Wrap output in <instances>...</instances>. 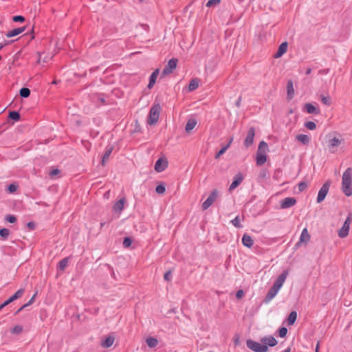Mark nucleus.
Returning <instances> with one entry per match:
<instances>
[{
	"label": "nucleus",
	"instance_id": "obj_11",
	"mask_svg": "<svg viewBox=\"0 0 352 352\" xmlns=\"http://www.w3.org/2000/svg\"><path fill=\"white\" fill-rule=\"evenodd\" d=\"M243 180V176L241 173H237L234 177L233 181L229 187V191H232L237 188Z\"/></svg>",
	"mask_w": 352,
	"mask_h": 352
},
{
	"label": "nucleus",
	"instance_id": "obj_28",
	"mask_svg": "<svg viewBox=\"0 0 352 352\" xmlns=\"http://www.w3.org/2000/svg\"><path fill=\"white\" fill-rule=\"evenodd\" d=\"M297 319V313L295 311H292L289 314V316L287 318V324L288 325H293Z\"/></svg>",
	"mask_w": 352,
	"mask_h": 352
},
{
	"label": "nucleus",
	"instance_id": "obj_35",
	"mask_svg": "<svg viewBox=\"0 0 352 352\" xmlns=\"http://www.w3.org/2000/svg\"><path fill=\"white\" fill-rule=\"evenodd\" d=\"M30 93H31V91H30V89L27 88V87H23L19 91L20 96L22 98L29 97L30 95Z\"/></svg>",
	"mask_w": 352,
	"mask_h": 352
},
{
	"label": "nucleus",
	"instance_id": "obj_64",
	"mask_svg": "<svg viewBox=\"0 0 352 352\" xmlns=\"http://www.w3.org/2000/svg\"><path fill=\"white\" fill-rule=\"evenodd\" d=\"M291 351V348L290 347H288L283 352H290Z\"/></svg>",
	"mask_w": 352,
	"mask_h": 352
},
{
	"label": "nucleus",
	"instance_id": "obj_48",
	"mask_svg": "<svg viewBox=\"0 0 352 352\" xmlns=\"http://www.w3.org/2000/svg\"><path fill=\"white\" fill-rule=\"evenodd\" d=\"M12 21L14 22H20V23H23L25 21V19L23 16H21V15H16V16H14L12 17Z\"/></svg>",
	"mask_w": 352,
	"mask_h": 352
},
{
	"label": "nucleus",
	"instance_id": "obj_39",
	"mask_svg": "<svg viewBox=\"0 0 352 352\" xmlns=\"http://www.w3.org/2000/svg\"><path fill=\"white\" fill-rule=\"evenodd\" d=\"M241 220L239 216H236L233 220L231 221V223L236 228H241L243 226L241 224Z\"/></svg>",
	"mask_w": 352,
	"mask_h": 352
},
{
	"label": "nucleus",
	"instance_id": "obj_55",
	"mask_svg": "<svg viewBox=\"0 0 352 352\" xmlns=\"http://www.w3.org/2000/svg\"><path fill=\"white\" fill-rule=\"evenodd\" d=\"M164 278L165 280L169 281L171 279V272L168 271L164 275Z\"/></svg>",
	"mask_w": 352,
	"mask_h": 352
},
{
	"label": "nucleus",
	"instance_id": "obj_63",
	"mask_svg": "<svg viewBox=\"0 0 352 352\" xmlns=\"http://www.w3.org/2000/svg\"><path fill=\"white\" fill-rule=\"evenodd\" d=\"M311 68H307V69H306L305 74H306V75H309V74H311Z\"/></svg>",
	"mask_w": 352,
	"mask_h": 352
},
{
	"label": "nucleus",
	"instance_id": "obj_21",
	"mask_svg": "<svg viewBox=\"0 0 352 352\" xmlns=\"http://www.w3.org/2000/svg\"><path fill=\"white\" fill-rule=\"evenodd\" d=\"M242 243L244 246L250 248L254 244V241L250 235L245 234L242 237Z\"/></svg>",
	"mask_w": 352,
	"mask_h": 352
},
{
	"label": "nucleus",
	"instance_id": "obj_36",
	"mask_svg": "<svg viewBox=\"0 0 352 352\" xmlns=\"http://www.w3.org/2000/svg\"><path fill=\"white\" fill-rule=\"evenodd\" d=\"M229 144L224 145L215 155V158H219L223 154L226 153V151L228 149Z\"/></svg>",
	"mask_w": 352,
	"mask_h": 352
},
{
	"label": "nucleus",
	"instance_id": "obj_51",
	"mask_svg": "<svg viewBox=\"0 0 352 352\" xmlns=\"http://www.w3.org/2000/svg\"><path fill=\"white\" fill-rule=\"evenodd\" d=\"M307 187V184L305 182H301L298 184V190L300 192H302Z\"/></svg>",
	"mask_w": 352,
	"mask_h": 352
},
{
	"label": "nucleus",
	"instance_id": "obj_5",
	"mask_svg": "<svg viewBox=\"0 0 352 352\" xmlns=\"http://www.w3.org/2000/svg\"><path fill=\"white\" fill-rule=\"evenodd\" d=\"M219 195L217 189H213L206 200L202 204L201 208L203 210H207L212 205Z\"/></svg>",
	"mask_w": 352,
	"mask_h": 352
},
{
	"label": "nucleus",
	"instance_id": "obj_12",
	"mask_svg": "<svg viewBox=\"0 0 352 352\" xmlns=\"http://www.w3.org/2000/svg\"><path fill=\"white\" fill-rule=\"evenodd\" d=\"M296 204V199L294 197H286L280 202L282 209L289 208Z\"/></svg>",
	"mask_w": 352,
	"mask_h": 352
},
{
	"label": "nucleus",
	"instance_id": "obj_62",
	"mask_svg": "<svg viewBox=\"0 0 352 352\" xmlns=\"http://www.w3.org/2000/svg\"><path fill=\"white\" fill-rule=\"evenodd\" d=\"M233 140H234V138H233V137H231V138H229V140H228V144H229V147L230 146V145H231V144H232V142Z\"/></svg>",
	"mask_w": 352,
	"mask_h": 352
},
{
	"label": "nucleus",
	"instance_id": "obj_53",
	"mask_svg": "<svg viewBox=\"0 0 352 352\" xmlns=\"http://www.w3.org/2000/svg\"><path fill=\"white\" fill-rule=\"evenodd\" d=\"M59 173H60V170L58 169V168H55V169L52 170L50 172L49 175H50V177H54L55 175H57Z\"/></svg>",
	"mask_w": 352,
	"mask_h": 352
},
{
	"label": "nucleus",
	"instance_id": "obj_45",
	"mask_svg": "<svg viewBox=\"0 0 352 352\" xmlns=\"http://www.w3.org/2000/svg\"><path fill=\"white\" fill-rule=\"evenodd\" d=\"M17 188H18V185H16L15 184H11L8 186L7 190L9 193H14V192L16 191Z\"/></svg>",
	"mask_w": 352,
	"mask_h": 352
},
{
	"label": "nucleus",
	"instance_id": "obj_56",
	"mask_svg": "<svg viewBox=\"0 0 352 352\" xmlns=\"http://www.w3.org/2000/svg\"><path fill=\"white\" fill-rule=\"evenodd\" d=\"M243 295H244L243 291L240 289L236 292V298L239 299V298H242V296H243Z\"/></svg>",
	"mask_w": 352,
	"mask_h": 352
},
{
	"label": "nucleus",
	"instance_id": "obj_6",
	"mask_svg": "<svg viewBox=\"0 0 352 352\" xmlns=\"http://www.w3.org/2000/svg\"><path fill=\"white\" fill-rule=\"evenodd\" d=\"M330 186H331V182L329 180L327 181L322 186V187L320 188V189L318 192L317 199H316V201L318 204H320L324 200V199L329 192Z\"/></svg>",
	"mask_w": 352,
	"mask_h": 352
},
{
	"label": "nucleus",
	"instance_id": "obj_13",
	"mask_svg": "<svg viewBox=\"0 0 352 352\" xmlns=\"http://www.w3.org/2000/svg\"><path fill=\"white\" fill-rule=\"evenodd\" d=\"M261 342L262 343H263V345H266L267 346H271V347L275 346L278 343V342L275 339V338H274L272 336H265V337L262 338L261 339Z\"/></svg>",
	"mask_w": 352,
	"mask_h": 352
},
{
	"label": "nucleus",
	"instance_id": "obj_23",
	"mask_svg": "<svg viewBox=\"0 0 352 352\" xmlns=\"http://www.w3.org/2000/svg\"><path fill=\"white\" fill-rule=\"evenodd\" d=\"M159 72H160L159 69H157L150 76V77H149V82H148V89H151L153 87V85L155 84L156 79H157V76L159 74Z\"/></svg>",
	"mask_w": 352,
	"mask_h": 352
},
{
	"label": "nucleus",
	"instance_id": "obj_2",
	"mask_svg": "<svg viewBox=\"0 0 352 352\" xmlns=\"http://www.w3.org/2000/svg\"><path fill=\"white\" fill-rule=\"evenodd\" d=\"M161 109L162 108L160 104H155L152 106L147 119L148 124L153 125L157 122Z\"/></svg>",
	"mask_w": 352,
	"mask_h": 352
},
{
	"label": "nucleus",
	"instance_id": "obj_31",
	"mask_svg": "<svg viewBox=\"0 0 352 352\" xmlns=\"http://www.w3.org/2000/svg\"><path fill=\"white\" fill-rule=\"evenodd\" d=\"M112 151H113L112 147L107 148L106 149V151L102 156V166H104L105 162L109 160V157Z\"/></svg>",
	"mask_w": 352,
	"mask_h": 352
},
{
	"label": "nucleus",
	"instance_id": "obj_60",
	"mask_svg": "<svg viewBox=\"0 0 352 352\" xmlns=\"http://www.w3.org/2000/svg\"><path fill=\"white\" fill-rule=\"evenodd\" d=\"M36 296V294L30 298V300L26 303V305L30 306L34 302V298Z\"/></svg>",
	"mask_w": 352,
	"mask_h": 352
},
{
	"label": "nucleus",
	"instance_id": "obj_16",
	"mask_svg": "<svg viewBox=\"0 0 352 352\" xmlns=\"http://www.w3.org/2000/svg\"><path fill=\"white\" fill-rule=\"evenodd\" d=\"M287 47H288V44L287 42L282 43L279 45L277 52L274 54V57L276 58L281 57L287 52Z\"/></svg>",
	"mask_w": 352,
	"mask_h": 352
},
{
	"label": "nucleus",
	"instance_id": "obj_41",
	"mask_svg": "<svg viewBox=\"0 0 352 352\" xmlns=\"http://www.w3.org/2000/svg\"><path fill=\"white\" fill-rule=\"evenodd\" d=\"M10 331L13 334H19L23 331V327L21 325H16Z\"/></svg>",
	"mask_w": 352,
	"mask_h": 352
},
{
	"label": "nucleus",
	"instance_id": "obj_50",
	"mask_svg": "<svg viewBox=\"0 0 352 352\" xmlns=\"http://www.w3.org/2000/svg\"><path fill=\"white\" fill-rule=\"evenodd\" d=\"M221 0H208V1L206 3L207 7H212L218 5L220 3Z\"/></svg>",
	"mask_w": 352,
	"mask_h": 352
},
{
	"label": "nucleus",
	"instance_id": "obj_46",
	"mask_svg": "<svg viewBox=\"0 0 352 352\" xmlns=\"http://www.w3.org/2000/svg\"><path fill=\"white\" fill-rule=\"evenodd\" d=\"M5 219L9 222V223H14L16 221V218L14 215L13 214H8L5 217Z\"/></svg>",
	"mask_w": 352,
	"mask_h": 352
},
{
	"label": "nucleus",
	"instance_id": "obj_9",
	"mask_svg": "<svg viewBox=\"0 0 352 352\" xmlns=\"http://www.w3.org/2000/svg\"><path fill=\"white\" fill-rule=\"evenodd\" d=\"M279 290L278 287L273 285L265 296L263 302L265 304L269 303L276 296Z\"/></svg>",
	"mask_w": 352,
	"mask_h": 352
},
{
	"label": "nucleus",
	"instance_id": "obj_3",
	"mask_svg": "<svg viewBox=\"0 0 352 352\" xmlns=\"http://www.w3.org/2000/svg\"><path fill=\"white\" fill-rule=\"evenodd\" d=\"M247 347L254 352H267L268 346L257 342L253 340L248 339L246 341Z\"/></svg>",
	"mask_w": 352,
	"mask_h": 352
},
{
	"label": "nucleus",
	"instance_id": "obj_18",
	"mask_svg": "<svg viewBox=\"0 0 352 352\" xmlns=\"http://www.w3.org/2000/svg\"><path fill=\"white\" fill-rule=\"evenodd\" d=\"M115 341L113 336H109L105 339L101 341L100 345L103 348H109L111 346Z\"/></svg>",
	"mask_w": 352,
	"mask_h": 352
},
{
	"label": "nucleus",
	"instance_id": "obj_38",
	"mask_svg": "<svg viewBox=\"0 0 352 352\" xmlns=\"http://www.w3.org/2000/svg\"><path fill=\"white\" fill-rule=\"evenodd\" d=\"M268 145L265 141H261L259 143L258 151L259 152H263L264 151V153H265V151L267 149Z\"/></svg>",
	"mask_w": 352,
	"mask_h": 352
},
{
	"label": "nucleus",
	"instance_id": "obj_19",
	"mask_svg": "<svg viewBox=\"0 0 352 352\" xmlns=\"http://www.w3.org/2000/svg\"><path fill=\"white\" fill-rule=\"evenodd\" d=\"M25 30H26V27L25 26L21 27V28H15V29H14V30H12L11 31L8 32L6 33V36L8 38L14 37V36H16L21 34Z\"/></svg>",
	"mask_w": 352,
	"mask_h": 352
},
{
	"label": "nucleus",
	"instance_id": "obj_34",
	"mask_svg": "<svg viewBox=\"0 0 352 352\" xmlns=\"http://www.w3.org/2000/svg\"><path fill=\"white\" fill-rule=\"evenodd\" d=\"M320 98L321 102L324 104L327 105V106H330L331 104V103H332L331 98L329 95H327V96L320 95Z\"/></svg>",
	"mask_w": 352,
	"mask_h": 352
},
{
	"label": "nucleus",
	"instance_id": "obj_27",
	"mask_svg": "<svg viewBox=\"0 0 352 352\" xmlns=\"http://www.w3.org/2000/svg\"><path fill=\"white\" fill-rule=\"evenodd\" d=\"M310 239V235L307 228H304L300 236V242H308Z\"/></svg>",
	"mask_w": 352,
	"mask_h": 352
},
{
	"label": "nucleus",
	"instance_id": "obj_24",
	"mask_svg": "<svg viewBox=\"0 0 352 352\" xmlns=\"http://www.w3.org/2000/svg\"><path fill=\"white\" fill-rule=\"evenodd\" d=\"M296 139L304 145H307L310 142V138L307 135L299 134L296 136Z\"/></svg>",
	"mask_w": 352,
	"mask_h": 352
},
{
	"label": "nucleus",
	"instance_id": "obj_52",
	"mask_svg": "<svg viewBox=\"0 0 352 352\" xmlns=\"http://www.w3.org/2000/svg\"><path fill=\"white\" fill-rule=\"evenodd\" d=\"M288 270H285L278 276V277L283 279V280L285 281L287 276H288Z\"/></svg>",
	"mask_w": 352,
	"mask_h": 352
},
{
	"label": "nucleus",
	"instance_id": "obj_54",
	"mask_svg": "<svg viewBox=\"0 0 352 352\" xmlns=\"http://www.w3.org/2000/svg\"><path fill=\"white\" fill-rule=\"evenodd\" d=\"M14 41V40H10V41L5 40L3 43H0V50H1L4 46L12 43Z\"/></svg>",
	"mask_w": 352,
	"mask_h": 352
},
{
	"label": "nucleus",
	"instance_id": "obj_4",
	"mask_svg": "<svg viewBox=\"0 0 352 352\" xmlns=\"http://www.w3.org/2000/svg\"><path fill=\"white\" fill-rule=\"evenodd\" d=\"M352 222V214L349 213L347 216L342 227L338 230V236L340 238H344L349 234L350 224Z\"/></svg>",
	"mask_w": 352,
	"mask_h": 352
},
{
	"label": "nucleus",
	"instance_id": "obj_15",
	"mask_svg": "<svg viewBox=\"0 0 352 352\" xmlns=\"http://www.w3.org/2000/svg\"><path fill=\"white\" fill-rule=\"evenodd\" d=\"M304 109L306 110V111L309 114H319L320 113V109L319 108L315 107L311 103H306L304 106Z\"/></svg>",
	"mask_w": 352,
	"mask_h": 352
},
{
	"label": "nucleus",
	"instance_id": "obj_20",
	"mask_svg": "<svg viewBox=\"0 0 352 352\" xmlns=\"http://www.w3.org/2000/svg\"><path fill=\"white\" fill-rule=\"evenodd\" d=\"M287 98L291 100L294 98V89L293 81L292 80H289L287 83Z\"/></svg>",
	"mask_w": 352,
	"mask_h": 352
},
{
	"label": "nucleus",
	"instance_id": "obj_57",
	"mask_svg": "<svg viewBox=\"0 0 352 352\" xmlns=\"http://www.w3.org/2000/svg\"><path fill=\"white\" fill-rule=\"evenodd\" d=\"M27 226L31 230H34V228L36 227L35 226V223L34 222H32V221L28 222V224H27Z\"/></svg>",
	"mask_w": 352,
	"mask_h": 352
},
{
	"label": "nucleus",
	"instance_id": "obj_61",
	"mask_svg": "<svg viewBox=\"0 0 352 352\" xmlns=\"http://www.w3.org/2000/svg\"><path fill=\"white\" fill-rule=\"evenodd\" d=\"M241 97H239V98H238V100H236V106L237 107H240V105H241Z\"/></svg>",
	"mask_w": 352,
	"mask_h": 352
},
{
	"label": "nucleus",
	"instance_id": "obj_26",
	"mask_svg": "<svg viewBox=\"0 0 352 352\" xmlns=\"http://www.w3.org/2000/svg\"><path fill=\"white\" fill-rule=\"evenodd\" d=\"M25 290L24 289H20L18 291H16L12 296H10L8 300L10 302V303L12 302L15 300L19 298L22 296Z\"/></svg>",
	"mask_w": 352,
	"mask_h": 352
},
{
	"label": "nucleus",
	"instance_id": "obj_14",
	"mask_svg": "<svg viewBox=\"0 0 352 352\" xmlns=\"http://www.w3.org/2000/svg\"><path fill=\"white\" fill-rule=\"evenodd\" d=\"M341 140L339 138L334 137L332 139H330L328 142V146L329 148V151L331 153H334L336 151V148L340 144Z\"/></svg>",
	"mask_w": 352,
	"mask_h": 352
},
{
	"label": "nucleus",
	"instance_id": "obj_30",
	"mask_svg": "<svg viewBox=\"0 0 352 352\" xmlns=\"http://www.w3.org/2000/svg\"><path fill=\"white\" fill-rule=\"evenodd\" d=\"M199 86V80L197 78H193L190 80L188 85V91H192L195 90Z\"/></svg>",
	"mask_w": 352,
	"mask_h": 352
},
{
	"label": "nucleus",
	"instance_id": "obj_42",
	"mask_svg": "<svg viewBox=\"0 0 352 352\" xmlns=\"http://www.w3.org/2000/svg\"><path fill=\"white\" fill-rule=\"evenodd\" d=\"M97 98V100L101 103H104L105 99L103 94H99V95H94L91 97L92 101H95V99Z\"/></svg>",
	"mask_w": 352,
	"mask_h": 352
},
{
	"label": "nucleus",
	"instance_id": "obj_22",
	"mask_svg": "<svg viewBox=\"0 0 352 352\" xmlns=\"http://www.w3.org/2000/svg\"><path fill=\"white\" fill-rule=\"evenodd\" d=\"M125 201L126 200L124 197L118 200L113 207L114 212L120 213L124 208Z\"/></svg>",
	"mask_w": 352,
	"mask_h": 352
},
{
	"label": "nucleus",
	"instance_id": "obj_59",
	"mask_svg": "<svg viewBox=\"0 0 352 352\" xmlns=\"http://www.w3.org/2000/svg\"><path fill=\"white\" fill-rule=\"evenodd\" d=\"M10 304V302L7 300L4 302L0 305V311L4 308L6 306Z\"/></svg>",
	"mask_w": 352,
	"mask_h": 352
},
{
	"label": "nucleus",
	"instance_id": "obj_1",
	"mask_svg": "<svg viewBox=\"0 0 352 352\" xmlns=\"http://www.w3.org/2000/svg\"><path fill=\"white\" fill-rule=\"evenodd\" d=\"M342 190L347 197L352 195V168H346L343 173Z\"/></svg>",
	"mask_w": 352,
	"mask_h": 352
},
{
	"label": "nucleus",
	"instance_id": "obj_40",
	"mask_svg": "<svg viewBox=\"0 0 352 352\" xmlns=\"http://www.w3.org/2000/svg\"><path fill=\"white\" fill-rule=\"evenodd\" d=\"M10 234V230L7 228H1L0 229V236L6 239Z\"/></svg>",
	"mask_w": 352,
	"mask_h": 352
},
{
	"label": "nucleus",
	"instance_id": "obj_47",
	"mask_svg": "<svg viewBox=\"0 0 352 352\" xmlns=\"http://www.w3.org/2000/svg\"><path fill=\"white\" fill-rule=\"evenodd\" d=\"M287 333V329L285 327H280L278 329V335L280 338H284Z\"/></svg>",
	"mask_w": 352,
	"mask_h": 352
},
{
	"label": "nucleus",
	"instance_id": "obj_33",
	"mask_svg": "<svg viewBox=\"0 0 352 352\" xmlns=\"http://www.w3.org/2000/svg\"><path fill=\"white\" fill-rule=\"evenodd\" d=\"M8 118L14 121H19L21 118V115L18 111H12L9 112Z\"/></svg>",
	"mask_w": 352,
	"mask_h": 352
},
{
	"label": "nucleus",
	"instance_id": "obj_44",
	"mask_svg": "<svg viewBox=\"0 0 352 352\" xmlns=\"http://www.w3.org/2000/svg\"><path fill=\"white\" fill-rule=\"evenodd\" d=\"M131 244H132V240L130 237L126 236V237L124 238L122 245L124 248H129L131 245Z\"/></svg>",
	"mask_w": 352,
	"mask_h": 352
},
{
	"label": "nucleus",
	"instance_id": "obj_37",
	"mask_svg": "<svg viewBox=\"0 0 352 352\" xmlns=\"http://www.w3.org/2000/svg\"><path fill=\"white\" fill-rule=\"evenodd\" d=\"M165 191H166V186L163 183L157 185L155 188V192L157 194H163L165 192Z\"/></svg>",
	"mask_w": 352,
	"mask_h": 352
},
{
	"label": "nucleus",
	"instance_id": "obj_25",
	"mask_svg": "<svg viewBox=\"0 0 352 352\" xmlns=\"http://www.w3.org/2000/svg\"><path fill=\"white\" fill-rule=\"evenodd\" d=\"M197 124V121L194 118H190L187 121V123L185 126V130L186 132L189 133L192 131Z\"/></svg>",
	"mask_w": 352,
	"mask_h": 352
},
{
	"label": "nucleus",
	"instance_id": "obj_8",
	"mask_svg": "<svg viewBox=\"0 0 352 352\" xmlns=\"http://www.w3.org/2000/svg\"><path fill=\"white\" fill-rule=\"evenodd\" d=\"M255 136V129L252 126L249 129L248 131L247 136L244 140V146L246 148H249L251 146L254 142V138Z\"/></svg>",
	"mask_w": 352,
	"mask_h": 352
},
{
	"label": "nucleus",
	"instance_id": "obj_58",
	"mask_svg": "<svg viewBox=\"0 0 352 352\" xmlns=\"http://www.w3.org/2000/svg\"><path fill=\"white\" fill-rule=\"evenodd\" d=\"M267 176V171L265 169H262L259 173V177L262 178H265Z\"/></svg>",
	"mask_w": 352,
	"mask_h": 352
},
{
	"label": "nucleus",
	"instance_id": "obj_49",
	"mask_svg": "<svg viewBox=\"0 0 352 352\" xmlns=\"http://www.w3.org/2000/svg\"><path fill=\"white\" fill-rule=\"evenodd\" d=\"M285 283L284 280H283V279L280 278L278 276V278H276V280H275V282L274 283V285L276 286L277 287H278L279 289H280L283 285V283Z\"/></svg>",
	"mask_w": 352,
	"mask_h": 352
},
{
	"label": "nucleus",
	"instance_id": "obj_7",
	"mask_svg": "<svg viewBox=\"0 0 352 352\" xmlns=\"http://www.w3.org/2000/svg\"><path fill=\"white\" fill-rule=\"evenodd\" d=\"M178 60L177 58H171L168 60V64L164 68L162 76H165L171 74L177 67Z\"/></svg>",
	"mask_w": 352,
	"mask_h": 352
},
{
	"label": "nucleus",
	"instance_id": "obj_32",
	"mask_svg": "<svg viewBox=\"0 0 352 352\" xmlns=\"http://www.w3.org/2000/svg\"><path fill=\"white\" fill-rule=\"evenodd\" d=\"M69 258L65 257L63 258L58 263V269L61 271H64L68 265Z\"/></svg>",
	"mask_w": 352,
	"mask_h": 352
},
{
	"label": "nucleus",
	"instance_id": "obj_29",
	"mask_svg": "<svg viewBox=\"0 0 352 352\" xmlns=\"http://www.w3.org/2000/svg\"><path fill=\"white\" fill-rule=\"evenodd\" d=\"M146 342L150 348H154L158 344L157 339L153 337H148L146 340Z\"/></svg>",
	"mask_w": 352,
	"mask_h": 352
},
{
	"label": "nucleus",
	"instance_id": "obj_17",
	"mask_svg": "<svg viewBox=\"0 0 352 352\" xmlns=\"http://www.w3.org/2000/svg\"><path fill=\"white\" fill-rule=\"evenodd\" d=\"M256 161L257 166H262L266 162L267 156L265 153H264V151L263 152L257 151Z\"/></svg>",
	"mask_w": 352,
	"mask_h": 352
},
{
	"label": "nucleus",
	"instance_id": "obj_43",
	"mask_svg": "<svg viewBox=\"0 0 352 352\" xmlns=\"http://www.w3.org/2000/svg\"><path fill=\"white\" fill-rule=\"evenodd\" d=\"M305 126L309 130H314L316 129V124L312 121H308L305 122Z\"/></svg>",
	"mask_w": 352,
	"mask_h": 352
},
{
	"label": "nucleus",
	"instance_id": "obj_10",
	"mask_svg": "<svg viewBox=\"0 0 352 352\" xmlns=\"http://www.w3.org/2000/svg\"><path fill=\"white\" fill-rule=\"evenodd\" d=\"M167 166L168 161L166 159L159 158L155 162V170L158 173H161L164 171Z\"/></svg>",
	"mask_w": 352,
	"mask_h": 352
}]
</instances>
